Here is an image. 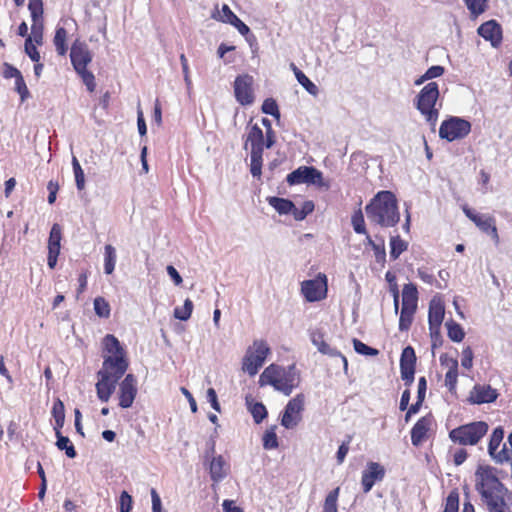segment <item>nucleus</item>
Masks as SVG:
<instances>
[{
  "mask_svg": "<svg viewBox=\"0 0 512 512\" xmlns=\"http://www.w3.org/2000/svg\"><path fill=\"white\" fill-rule=\"evenodd\" d=\"M180 62H181V66H182V72H183V75H184L185 84L187 86V89L190 90V88L192 86V81H191V78H190V75H189L188 61H187V58H186V56L184 54L180 55Z\"/></svg>",
  "mask_w": 512,
  "mask_h": 512,
  "instance_id": "61",
  "label": "nucleus"
},
{
  "mask_svg": "<svg viewBox=\"0 0 512 512\" xmlns=\"http://www.w3.org/2000/svg\"><path fill=\"white\" fill-rule=\"evenodd\" d=\"M299 373L294 364L281 367L276 364L269 365L260 375V384H269L275 390L289 396L299 385Z\"/></svg>",
  "mask_w": 512,
  "mask_h": 512,
  "instance_id": "4",
  "label": "nucleus"
},
{
  "mask_svg": "<svg viewBox=\"0 0 512 512\" xmlns=\"http://www.w3.org/2000/svg\"><path fill=\"white\" fill-rule=\"evenodd\" d=\"M211 17L217 21L230 24L237 16L227 4H223L221 10L216 6V10L212 13Z\"/></svg>",
  "mask_w": 512,
  "mask_h": 512,
  "instance_id": "33",
  "label": "nucleus"
},
{
  "mask_svg": "<svg viewBox=\"0 0 512 512\" xmlns=\"http://www.w3.org/2000/svg\"><path fill=\"white\" fill-rule=\"evenodd\" d=\"M192 310L193 302L190 299H186L183 307H176L174 309V317L181 321H187L191 317Z\"/></svg>",
  "mask_w": 512,
  "mask_h": 512,
  "instance_id": "39",
  "label": "nucleus"
},
{
  "mask_svg": "<svg viewBox=\"0 0 512 512\" xmlns=\"http://www.w3.org/2000/svg\"><path fill=\"white\" fill-rule=\"evenodd\" d=\"M503 438L504 430L499 426L493 430L488 443V454L496 463L499 464H503L510 460V454L506 444L503 443Z\"/></svg>",
  "mask_w": 512,
  "mask_h": 512,
  "instance_id": "10",
  "label": "nucleus"
},
{
  "mask_svg": "<svg viewBox=\"0 0 512 512\" xmlns=\"http://www.w3.org/2000/svg\"><path fill=\"white\" fill-rule=\"evenodd\" d=\"M418 290L416 285L408 283L403 286L402 290V308L417 309Z\"/></svg>",
  "mask_w": 512,
  "mask_h": 512,
  "instance_id": "22",
  "label": "nucleus"
},
{
  "mask_svg": "<svg viewBox=\"0 0 512 512\" xmlns=\"http://www.w3.org/2000/svg\"><path fill=\"white\" fill-rule=\"evenodd\" d=\"M457 377V362H454L453 366L447 371L445 375V386L450 392H453L456 389Z\"/></svg>",
  "mask_w": 512,
  "mask_h": 512,
  "instance_id": "50",
  "label": "nucleus"
},
{
  "mask_svg": "<svg viewBox=\"0 0 512 512\" xmlns=\"http://www.w3.org/2000/svg\"><path fill=\"white\" fill-rule=\"evenodd\" d=\"M374 255H375V261L380 265L381 268L385 266L386 263V250H385V244L384 239L380 238V243L378 247H375Z\"/></svg>",
  "mask_w": 512,
  "mask_h": 512,
  "instance_id": "57",
  "label": "nucleus"
},
{
  "mask_svg": "<svg viewBox=\"0 0 512 512\" xmlns=\"http://www.w3.org/2000/svg\"><path fill=\"white\" fill-rule=\"evenodd\" d=\"M24 49H25V53L29 56V58L33 62L40 61V58H41L40 53L37 50L36 46L33 44L31 36H27V38L25 40Z\"/></svg>",
  "mask_w": 512,
  "mask_h": 512,
  "instance_id": "55",
  "label": "nucleus"
},
{
  "mask_svg": "<svg viewBox=\"0 0 512 512\" xmlns=\"http://www.w3.org/2000/svg\"><path fill=\"white\" fill-rule=\"evenodd\" d=\"M263 155H255V153H251L250 155V172L253 177L260 178L262 174V163H263Z\"/></svg>",
  "mask_w": 512,
  "mask_h": 512,
  "instance_id": "53",
  "label": "nucleus"
},
{
  "mask_svg": "<svg viewBox=\"0 0 512 512\" xmlns=\"http://www.w3.org/2000/svg\"><path fill=\"white\" fill-rule=\"evenodd\" d=\"M482 500L489 512H512V493L494 475V469L482 465Z\"/></svg>",
  "mask_w": 512,
  "mask_h": 512,
  "instance_id": "1",
  "label": "nucleus"
},
{
  "mask_svg": "<svg viewBox=\"0 0 512 512\" xmlns=\"http://www.w3.org/2000/svg\"><path fill=\"white\" fill-rule=\"evenodd\" d=\"M353 347L354 350L361 355L366 356H377L379 354V350L373 347L368 346L367 344L363 343L359 339L354 338L353 339Z\"/></svg>",
  "mask_w": 512,
  "mask_h": 512,
  "instance_id": "45",
  "label": "nucleus"
},
{
  "mask_svg": "<svg viewBox=\"0 0 512 512\" xmlns=\"http://www.w3.org/2000/svg\"><path fill=\"white\" fill-rule=\"evenodd\" d=\"M318 351L322 354L329 355L332 357H340L343 362L344 370L347 371L348 369V361L344 355L341 354L337 349L332 348L329 344H327L325 341L321 344V346L318 348Z\"/></svg>",
  "mask_w": 512,
  "mask_h": 512,
  "instance_id": "46",
  "label": "nucleus"
},
{
  "mask_svg": "<svg viewBox=\"0 0 512 512\" xmlns=\"http://www.w3.org/2000/svg\"><path fill=\"white\" fill-rule=\"evenodd\" d=\"M253 77L249 74L238 75L234 81V95L236 100L243 106L251 105L254 102Z\"/></svg>",
  "mask_w": 512,
  "mask_h": 512,
  "instance_id": "13",
  "label": "nucleus"
},
{
  "mask_svg": "<svg viewBox=\"0 0 512 512\" xmlns=\"http://www.w3.org/2000/svg\"><path fill=\"white\" fill-rule=\"evenodd\" d=\"M269 353L270 348L265 341L255 340L253 345L247 349L243 358V371L247 372L250 376L256 375L263 366Z\"/></svg>",
  "mask_w": 512,
  "mask_h": 512,
  "instance_id": "6",
  "label": "nucleus"
},
{
  "mask_svg": "<svg viewBox=\"0 0 512 512\" xmlns=\"http://www.w3.org/2000/svg\"><path fill=\"white\" fill-rule=\"evenodd\" d=\"M138 392L137 379L133 374H127L119 385V406L130 408Z\"/></svg>",
  "mask_w": 512,
  "mask_h": 512,
  "instance_id": "16",
  "label": "nucleus"
},
{
  "mask_svg": "<svg viewBox=\"0 0 512 512\" xmlns=\"http://www.w3.org/2000/svg\"><path fill=\"white\" fill-rule=\"evenodd\" d=\"M482 233H486L495 244L498 243V233L497 228L494 223H492V220L490 218H483L482 217Z\"/></svg>",
  "mask_w": 512,
  "mask_h": 512,
  "instance_id": "49",
  "label": "nucleus"
},
{
  "mask_svg": "<svg viewBox=\"0 0 512 512\" xmlns=\"http://www.w3.org/2000/svg\"><path fill=\"white\" fill-rule=\"evenodd\" d=\"M67 31L63 27H57L55 31V36L53 39V43L55 45L56 51L60 56H64L68 47L66 45Z\"/></svg>",
  "mask_w": 512,
  "mask_h": 512,
  "instance_id": "29",
  "label": "nucleus"
},
{
  "mask_svg": "<svg viewBox=\"0 0 512 512\" xmlns=\"http://www.w3.org/2000/svg\"><path fill=\"white\" fill-rule=\"evenodd\" d=\"M248 409L250 413L252 414V417L254 419V422L256 424L261 423L266 417H267V409L261 402H255L251 404L248 399L246 400Z\"/></svg>",
  "mask_w": 512,
  "mask_h": 512,
  "instance_id": "32",
  "label": "nucleus"
},
{
  "mask_svg": "<svg viewBox=\"0 0 512 512\" xmlns=\"http://www.w3.org/2000/svg\"><path fill=\"white\" fill-rule=\"evenodd\" d=\"M267 201L281 215L293 214L294 212L295 204L289 199L271 196L267 198Z\"/></svg>",
  "mask_w": 512,
  "mask_h": 512,
  "instance_id": "24",
  "label": "nucleus"
},
{
  "mask_svg": "<svg viewBox=\"0 0 512 512\" xmlns=\"http://www.w3.org/2000/svg\"><path fill=\"white\" fill-rule=\"evenodd\" d=\"M214 451L215 442H212L210 449L206 451L205 457L207 459L211 457L209 463L210 478L213 482L218 483L227 477L230 470V465L222 455L213 456Z\"/></svg>",
  "mask_w": 512,
  "mask_h": 512,
  "instance_id": "14",
  "label": "nucleus"
},
{
  "mask_svg": "<svg viewBox=\"0 0 512 512\" xmlns=\"http://www.w3.org/2000/svg\"><path fill=\"white\" fill-rule=\"evenodd\" d=\"M230 25L234 26L241 35L245 36L250 45L256 41V37L251 33L250 28L238 17L231 21Z\"/></svg>",
  "mask_w": 512,
  "mask_h": 512,
  "instance_id": "40",
  "label": "nucleus"
},
{
  "mask_svg": "<svg viewBox=\"0 0 512 512\" xmlns=\"http://www.w3.org/2000/svg\"><path fill=\"white\" fill-rule=\"evenodd\" d=\"M262 112L275 117L280 118V111L277 102L273 98H267L262 104Z\"/></svg>",
  "mask_w": 512,
  "mask_h": 512,
  "instance_id": "52",
  "label": "nucleus"
},
{
  "mask_svg": "<svg viewBox=\"0 0 512 512\" xmlns=\"http://www.w3.org/2000/svg\"><path fill=\"white\" fill-rule=\"evenodd\" d=\"M21 75H22L21 72L16 67H14L13 65H11L9 63H4V65H3V76H4V78H6V79H10V78L17 79Z\"/></svg>",
  "mask_w": 512,
  "mask_h": 512,
  "instance_id": "62",
  "label": "nucleus"
},
{
  "mask_svg": "<svg viewBox=\"0 0 512 512\" xmlns=\"http://www.w3.org/2000/svg\"><path fill=\"white\" fill-rule=\"evenodd\" d=\"M313 210H314V203L312 201H305L303 203L301 209H299L295 206L294 212L292 215L294 216L295 220L301 221V220H304L307 217V215L312 213Z\"/></svg>",
  "mask_w": 512,
  "mask_h": 512,
  "instance_id": "51",
  "label": "nucleus"
},
{
  "mask_svg": "<svg viewBox=\"0 0 512 512\" xmlns=\"http://www.w3.org/2000/svg\"><path fill=\"white\" fill-rule=\"evenodd\" d=\"M352 441V435H346L345 440L339 446L338 451L336 453V459L338 464H342L345 460V457L349 451V445Z\"/></svg>",
  "mask_w": 512,
  "mask_h": 512,
  "instance_id": "56",
  "label": "nucleus"
},
{
  "mask_svg": "<svg viewBox=\"0 0 512 512\" xmlns=\"http://www.w3.org/2000/svg\"><path fill=\"white\" fill-rule=\"evenodd\" d=\"M297 81L303 86V88L311 95L317 96L319 93V89L317 85H315L304 73L303 71H298L296 73Z\"/></svg>",
  "mask_w": 512,
  "mask_h": 512,
  "instance_id": "38",
  "label": "nucleus"
},
{
  "mask_svg": "<svg viewBox=\"0 0 512 512\" xmlns=\"http://www.w3.org/2000/svg\"><path fill=\"white\" fill-rule=\"evenodd\" d=\"M450 439L461 445H474L480 440V421L462 425L450 431Z\"/></svg>",
  "mask_w": 512,
  "mask_h": 512,
  "instance_id": "12",
  "label": "nucleus"
},
{
  "mask_svg": "<svg viewBox=\"0 0 512 512\" xmlns=\"http://www.w3.org/2000/svg\"><path fill=\"white\" fill-rule=\"evenodd\" d=\"M471 13V18L475 20L480 15V0H464Z\"/></svg>",
  "mask_w": 512,
  "mask_h": 512,
  "instance_id": "63",
  "label": "nucleus"
},
{
  "mask_svg": "<svg viewBox=\"0 0 512 512\" xmlns=\"http://www.w3.org/2000/svg\"><path fill=\"white\" fill-rule=\"evenodd\" d=\"M52 416L55 420L54 430L58 432L62 429L65 422V407L60 399H57L52 407Z\"/></svg>",
  "mask_w": 512,
  "mask_h": 512,
  "instance_id": "27",
  "label": "nucleus"
},
{
  "mask_svg": "<svg viewBox=\"0 0 512 512\" xmlns=\"http://www.w3.org/2000/svg\"><path fill=\"white\" fill-rule=\"evenodd\" d=\"M93 55L88 45L80 40H75L70 49V60L75 71L87 68L92 62Z\"/></svg>",
  "mask_w": 512,
  "mask_h": 512,
  "instance_id": "15",
  "label": "nucleus"
},
{
  "mask_svg": "<svg viewBox=\"0 0 512 512\" xmlns=\"http://www.w3.org/2000/svg\"><path fill=\"white\" fill-rule=\"evenodd\" d=\"M55 435L57 438L56 447L61 451H65L68 458H75L77 456V452L70 439L67 436L62 435L61 431L55 432Z\"/></svg>",
  "mask_w": 512,
  "mask_h": 512,
  "instance_id": "25",
  "label": "nucleus"
},
{
  "mask_svg": "<svg viewBox=\"0 0 512 512\" xmlns=\"http://www.w3.org/2000/svg\"><path fill=\"white\" fill-rule=\"evenodd\" d=\"M416 310L401 308L400 318H399V330L400 331H408L413 322V316Z\"/></svg>",
  "mask_w": 512,
  "mask_h": 512,
  "instance_id": "34",
  "label": "nucleus"
},
{
  "mask_svg": "<svg viewBox=\"0 0 512 512\" xmlns=\"http://www.w3.org/2000/svg\"><path fill=\"white\" fill-rule=\"evenodd\" d=\"M301 292L308 302L324 299L327 293V277L319 273L316 279L305 280L301 284Z\"/></svg>",
  "mask_w": 512,
  "mask_h": 512,
  "instance_id": "11",
  "label": "nucleus"
},
{
  "mask_svg": "<svg viewBox=\"0 0 512 512\" xmlns=\"http://www.w3.org/2000/svg\"><path fill=\"white\" fill-rule=\"evenodd\" d=\"M116 249L110 245L107 244L105 246V253H104V271L106 274H112L115 269L116 264Z\"/></svg>",
  "mask_w": 512,
  "mask_h": 512,
  "instance_id": "31",
  "label": "nucleus"
},
{
  "mask_svg": "<svg viewBox=\"0 0 512 512\" xmlns=\"http://www.w3.org/2000/svg\"><path fill=\"white\" fill-rule=\"evenodd\" d=\"M439 87L436 82L427 83L414 99V106L434 130L439 117L436 104L439 98Z\"/></svg>",
  "mask_w": 512,
  "mask_h": 512,
  "instance_id": "5",
  "label": "nucleus"
},
{
  "mask_svg": "<svg viewBox=\"0 0 512 512\" xmlns=\"http://www.w3.org/2000/svg\"><path fill=\"white\" fill-rule=\"evenodd\" d=\"M408 242L401 239L399 235L390 237V258L397 260L399 256L408 249Z\"/></svg>",
  "mask_w": 512,
  "mask_h": 512,
  "instance_id": "26",
  "label": "nucleus"
},
{
  "mask_svg": "<svg viewBox=\"0 0 512 512\" xmlns=\"http://www.w3.org/2000/svg\"><path fill=\"white\" fill-rule=\"evenodd\" d=\"M471 131V123L457 116L444 120L439 128V137L448 142L465 138Z\"/></svg>",
  "mask_w": 512,
  "mask_h": 512,
  "instance_id": "7",
  "label": "nucleus"
},
{
  "mask_svg": "<svg viewBox=\"0 0 512 512\" xmlns=\"http://www.w3.org/2000/svg\"><path fill=\"white\" fill-rule=\"evenodd\" d=\"M286 181L289 185L301 183L326 186L323 182L322 172L313 166H301L287 175Z\"/></svg>",
  "mask_w": 512,
  "mask_h": 512,
  "instance_id": "8",
  "label": "nucleus"
},
{
  "mask_svg": "<svg viewBox=\"0 0 512 512\" xmlns=\"http://www.w3.org/2000/svg\"><path fill=\"white\" fill-rule=\"evenodd\" d=\"M482 38L489 41L493 48H499L503 40L502 26L496 20L482 23Z\"/></svg>",
  "mask_w": 512,
  "mask_h": 512,
  "instance_id": "18",
  "label": "nucleus"
},
{
  "mask_svg": "<svg viewBox=\"0 0 512 512\" xmlns=\"http://www.w3.org/2000/svg\"><path fill=\"white\" fill-rule=\"evenodd\" d=\"M416 354L411 346H407L402 350L400 357V369L410 368L415 369L416 365Z\"/></svg>",
  "mask_w": 512,
  "mask_h": 512,
  "instance_id": "30",
  "label": "nucleus"
},
{
  "mask_svg": "<svg viewBox=\"0 0 512 512\" xmlns=\"http://www.w3.org/2000/svg\"><path fill=\"white\" fill-rule=\"evenodd\" d=\"M339 490V487H337L328 493L324 501L322 512H338L337 500Z\"/></svg>",
  "mask_w": 512,
  "mask_h": 512,
  "instance_id": "35",
  "label": "nucleus"
},
{
  "mask_svg": "<svg viewBox=\"0 0 512 512\" xmlns=\"http://www.w3.org/2000/svg\"><path fill=\"white\" fill-rule=\"evenodd\" d=\"M429 330H430V336H431V340H432V347L436 348L438 345H441V343H442L440 327L429 326Z\"/></svg>",
  "mask_w": 512,
  "mask_h": 512,
  "instance_id": "64",
  "label": "nucleus"
},
{
  "mask_svg": "<svg viewBox=\"0 0 512 512\" xmlns=\"http://www.w3.org/2000/svg\"><path fill=\"white\" fill-rule=\"evenodd\" d=\"M432 424V417L426 415L421 417L411 429V442L414 446L421 445L427 439V433Z\"/></svg>",
  "mask_w": 512,
  "mask_h": 512,
  "instance_id": "20",
  "label": "nucleus"
},
{
  "mask_svg": "<svg viewBox=\"0 0 512 512\" xmlns=\"http://www.w3.org/2000/svg\"><path fill=\"white\" fill-rule=\"evenodd\" d=\"M15 90L19 93L22 101L29 97V90L22 75L15 79Z\"/></svg>",
  "mask_w": 512,
  "mask_h": 512,
  "instance_id": "60",
  "label": "nucleus"
},
{
  "mask_svg": "<svg viewBox=\"0 0 512 512\" xmlns=\"http://www.w3.org/2000/svg\"><path fill=\"white\" fill-rule=\"evenodd\" d=\"M102 343L104 351L109 353V355L104 356V358L118 359L124 361L125 363H128V360L126 358V352L124 348L121 346L120 341L114 335L107 334L103 338Z\"/></svg>",
  "mask_w": 512,
  "mask_h": 512,
  "instance_id": "19",
  "label": "nucleus"
},
{
  "mask_svg": "<svg viewBox=\"0 0 512 512\" xmlns=\"http://www.w3.org/2000/svg\"><path fill=\"white\" fill-rule=\"evenodd\" d=\"M94 311L101 318H109L111 309L109 303L103 297H96L94 299Z\"/></svg>",
  "mask_w": 512,
  "mask_h": 512,
  "instance_id": "37",
  "label": "nucleus"
},
{
  "mask_svg": "<svg viewBox=\"0 0 512 512\" xmlns=\"http://www.w3.org/2000/svg\"><path fill=\"white\" fill-rule=\"evenodd\" d=\"M129 363L122 360L104 358L102 369L97 372V397L101 402H108L119 380L124 376Z\"/></svg>",
  "mask_w": 512,
  "mask_h": 512,
  "instance_id": "3",
  "label": "nucleus"
},
{
  "mask_svg": "<svg viewBox=\"0 0 512 512\" xmlns=\"http://www.w3.org/2000/svg\"><path fill=\"white\" fill-rule=\"evenodd\" d=\"M132 503V497L128 494L127 491H123L119 499V511L130 512L132 510Z\"/></svg>",
  "mask_w": 512,
  "mask_h": 512,
  "instance_id": "58",
  "label": "nucleus"
},
{
  "mask_svg": "<svg viewBox=\"0 0 512 512\" xmlns=\"http://www.w3.org/2000/svg\"><path fill=\"white\" fill-rule=\"evenodd\" d=\"M304 404L305 396L302 393L290 399L284 409L281 425L286 429L295 428L302 419L301 413L304 410Z\"/></svg>",
  "mask_w": 512,
  "mask_h": 512,
  "instance_id": "9",
  "label": "nucleus"
},
{
  "mask_svg": "<svg viewBox=\"0 0 512 512\" xmlns=\"http://www.w3.org/2000/svg\"><path fill=\"white\" fill-rule=\"evenodd\" d=\"M248 143L251 145V153H255V155H263L265 147L264 134L257 124L250 128L244 144L245 149H247Z\"/></svg>",
  "mask_w": 512,
  "mask_h": 512,
  "instance_id": "21",
  "label": "nucleus"
},
{
  "mask_svg": "<svg viewBox=\"0 0 512 512\" xmlns=\"http://www.w3.org/2000/svg\"><path fill=\"white\" fill-rule=\"evenodd\" d=\"M76 73L82 79V82L86 86L89 92H94L96 88L95 76L87 68L76 71Z\"/></svg>",
  "mask_w": 512,
  "mask_h": 512,
  "instance_id": "43",
  "label": "nucleus"
},
{
  "mask_svg": "<svg viewBox=\"0 0 512 512\" xmlns=\"http://www.w3.org/2000/svg\"><path fill=\"white\" fill-rule=\"evenodd\" d=\"M31 33L33 36L32 41L34 40L36 44L41 45L43 41V23L40 20L38 22H33L31 26Z\"/></svg>",
  "mask_w": 512,
  "mask_h": 512,
  "instance_id": "59",
  "label": "nucleus"
},
{
  "mask_svg": "<svg viewBox=\"0 0 512 512\" xmlns=\"http://www.w3.org/2000/svg\"><path fill=\"white\" fill-rule=\"evenodd\" d=\"M351 223L357 234H367L365 220L361 209L354 212L351 217Z\"/></svg>",
  "mask_w": 512,
  "mask_h": 512,
  "instance_id": "42",
  "label": "nucleus"
},
{
  "mask_svg": "<svg viewBox=\"0 0 512 512\" xmlns=\"http://www.w3.org/2000/svg\"><path fill=\"white\" fill-rule=\"evenodd\" d=\"M371 223L383 228L394 227L400 221L396 196L388 190L379 191L365 207Z\"/></svg>",
  "mask_w": 512,
  "mask_h": 512,
  "instance_id": "2",
  "label": "nucleus"
},
{
  "mask_svg": "<svg viewBox=\"0 0 512 512\" xmlns=\"http://www.w3.org/2000/svg\"><path fill=\"white\" fill-rule=\"evenodd\" d=\"M443 512H459V492L456 488L447 496Z\"/></svg>",
  "mask_w": 512,
  "mask_h": 512,
  "instance_id": "41",
  "label": "nucleus"
},
{
  "mask_svg": "<svg viewBox=\"0 0 512 512\" xmlns=\"http://www.w3.org/2000/svg\"><path fill=\"white\" fill-rule=\"evenodd\" d=\"M384 477V467L377 462H369L367 469L362 472L361 485L363 492H370L375 482L382 481Z\"/></svg>",
  "mask_w": 512,
  "mask_h": 512,
  "instance_id": "17",
  "label": "nucleus"
},
{
  "mask_svg": "<svg viewBox=\"0 0 512 512\" xmlns=\"http://www.w3.org/2000/svg\"><path fill=\"white\" fill-rule=\"evenodd\" d=\"M446 327L448 330V337L454 341V342H460L464 338V331L462 327L454 322L453 320H450L446 322Z\"/></svg>",
  "mask_w": 512,
  "mask_h": 512,
  "instance_id": "36",
  "label": "nucleus"
},
{
  "mask_svg": "<svg viewBox=\"0 0 512 512\" xmlns=\"http://www.w3.org/2000/svg\"><path fill=\"white\" fill-rule=\"evenodd\" d=\"M61 239H62L61 226L58 223H55V224H53V226L50 230L49 239H48V251L60 252Z\"/></svg>",
  "mask_w": 512,
  "mask_h": 512,
  "instance_id": "28",
  "label": "nucleus"
},
{
  "mask_svg": "<svg viewBox=\"0 0 512 512\" xmlns=\"http://www.w3.org/2000/svg\"><path fill=\"white\" fill-rule=\"evenodd\" d=\"M318 351L322 354L329 355L332 357H340L343 362L344 370L347 371L348 369V361L344 355L341 354L337 349L332 348L329 344H327L325 341L321 344V346L318 348Z\"/></svg>",
  "mask_w": 512,
  "mask_h": 512,
  "instance_id": "47",
  "label": "nucleus"
},
{
  "mask_svg": "<svg viewBox=\"0 0 512 512\" xmlns=\"http://www.w3.org/2000/svg\"><path fill=\"white\" fill-rule=\"evenodd\" d=\"M445 315L444 305L436 300H432L429 305L428 322L429 326L441 327Z\"/></svg>",
  "mask_w": 512,
  "mask_h": 512,
  "instance_id": "23",
  "label": "nucleus"
},
{
  "mask_svg": "<svg viewBox=\"0 0 512 512\" xmlns=\"http://www.w3.org/2000/svg\"><path fill=\"white\" fill-rule=\"evenodd\" d=\"M499 396L498 390L491 385H482V404L492 403L497 400Z\"/></svg>",
  "mask_w": 512,
  "mask_h": 512,
  "instance_id": "54",
  "label": "nucleus"
},
{
  "mask_svg": "<svg viewBox=\"0 0 512 512\" xmlns=\"http://www.w3.org/2000/svg\"><path fill=\"white\" fill-rule=\"evenodd\" d=\"M28 9L31 13L33 22L41 20L43 15V1L42 0H29Z\"/></svg>",
  "mask_w": 512,
  "mask_h": 512,
  "instance_id": "48",
  "label": "nucleus"
},
{
  "mask_svg": "<svg viewBox=\"0 0 512 512\" xmlns=\"http://www.w3.org/2000/svg\"><path fill=\"white\" fill-rule=\"evenodd\" d=\"M263 447L266 450L276 449L279 445L278 438L275 433V427L267 430L263 435Z\"/></svg>",
  "mask_w": 512,
  "mask_h": 512,
  "instance_id": "44",
  "label": "nucleus"
}]
</instances>
